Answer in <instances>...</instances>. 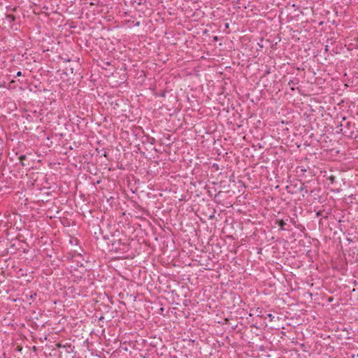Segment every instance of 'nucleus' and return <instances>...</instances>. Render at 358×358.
Wrapping results in <instances>:
<instances>
[{"label":"nucleus","mask_w":358,"mask_h":358,"mask_svg":"<svg viewBox=\"0 0 358 358\" xmlns=\"http://www.w3.org/2000/svg\"><path fill=\"white\" fill-rule=\"evenodd\" d=\"M285 223L283 220H280L278 222V225L280 226V227L283 229H284V226H285Z\"/></svg>","instance_id":"nucleus-12"},{"label":"nucleus","mask_w":358,"mask_h":358,"mask_svg":"<svg viewBox=\"0 0 358 358\" xmlns=\"http://www.w3.org/2000/svg\"><path fill=\"white\" fill-rule=\"evenodd\" d=\"M298 84H299V80L297 78L291 80L288 83L289 86H290V87L292 90H294V86L297 85Z\"/></svg>","instance_id":"nucleus-6"},{"label":"nucleus","mask_w":358,"mask_h":358,"mask_svg":"<svg viewBox=\"0 0 358 358\" xmlns=\"http://www.w3.org/2000/svg\"><path fill=\"white\" fill-rule=\"evenodd\" d=\"M26 159V155H22L20 156L19 159L22 162V165L24 166V164L23 163V161Z\"/></svg>","instance_id":"nucleus-10"},{"label":"nucleus","mask_w":358,"mask_h":358,"mask_svg":"<svg viewBox=\"0 0 358 358\" xmlns=\"http://www.w3.org/2000/svg\"><path fill=\"white\" fill-rule=\"evenodd\" d=\"M100 183V180H97L96 182L92 179L91 178V185H93V187L91 185V192H92L94 193V191L92 190L93 188H95L96 189H97L96 187L95 186L96 184H99Z\"/></svg>","instance_id":"nucleus-8"},{"label":"nucleus","mask_w":358,"mask_h":358,"mask_svg":"<svg viewBox=\"0 0 358 358\" xmlns=\"http://www.w3.org/2000/svg\"><path fill=\"white\" fill-rule=\"evenodd\" d=\"M104 297L105 296L101 293L97 294L96 292L91 291V303L94 301V304H96L99 303L101 299H103ZM92 305V304L91 303V306Z\"/></svg>","instance_id":"nucleus-2"},{"label":"nucleus","mask_w":358,"mask_h":358,"mask_svg":"<svg viewBox=\"0 0 358 358\" xmlns=\"http://www.w3.org/2000/svg\"><path fill=\"white\" fill-rule=\"evenodd\" d=\"M103 6L99 5V1L93 0V1H91V13H92L94 15L96 14H101L103 12Z\"/></svg>","instance_id":"nucleus-1"},{"label":"nucleus","mask_w":358,"mask_h":358,"mask_svg":"<svg viewBox=\"0 0 358 358\" xmlns=\"http://www.w3.org/2000/svg\"><path fill=\"white\" fill-rule=\"evenodd\" d=\"M268 317L271 318V320H272L273 318L274 317L271 313L268 314Z\"/></svg>","instance_id":"nucleus-16"},{"label":"nucleus","mask_w":358,"mask_h":358,"mask_svg":"<svg viewBox=\"0 0 358 358\" xmlns=\"http://www.w3.org/2000/svg\"><path fill=\"white\" fill-rule=\"evenodd\" d=\"M299 190L301 192H305V193H308V189H306V187L304 185H302L300 188H299Z\"/></svg>","instance_id":"nucleus-11"},{"label":"nucleus","mask_w":358,"mask_h":358,"mask_svg":"<svg viewBox=\"0 0 358 358\" xmlns=\"http://www.w3.org/2000/svg\"><path fill=\"white\" fill-rule=\"evenodd\" d=\"M93 60H94V61H96V62L98 63V60H96V59H95V58H93Z\"/></svg>","instance_id":"nucleus-22"},{"label":"nucleus","mask_w":358,"mask_h":358,"mask_svg":"<svg viewBox=\"0 0 358 358\" xmlns=\"http://www.w3.org/2000/svg\"><path fill=\"white\" fill-rule=\"evenodd\" d=\"M22 76V72L21 71H17V73H16V76L19 77V76Z\"/></svg>","instance_id":"nucleus-15"},{"label":"nucleus","mask_w":358,"mask_h":358,"mask_svg":"<svg viewBox=\"0 0 358 358\" xmlns=\"http://www.w3.org/2000/svg\"><path fill=\"white\" fill-rule=\"evenodd\" d=\"M15 19L16 17L13 15H6V20L10 24L15 22Z\"/></svg>","instance_id":"nucleus-7"},{"label":"nucleus","mask_w":358,"mask_h":358,"mask_svg":"<svg viewBox=\"0 0 358 358\" xmlns=\"http://www.w3.org/2000/svg\"><path fill=\"white\" fill-rule=\"evenodd\" d=\"M329 179L333 183L334 182L335 178L334 176H330Z\"/></svg>","instance_id":"nucleus-13"},{"label":"nucleus","mask_w":358,"mask_h":358,"mask_svg":"<svg viewBox=\"0 0 358 358\" xmlns=\"http://www.w3.org/2000/svg\"><path fill=\"white\" fill-rule=\"evenodd\" d=\"M94 154H95L94 152H93V153H91V156H93V155H94Z\"/></svg>","instance_id":"nucleus-23"},{"label":"nucleus","mask_w":358,"mask_h":358,"mask_svg":"<svg viewBox=\"0 0 358 358\" xmlns=\"http://www.w3.org/2000/svg\"><path fill=\"white\" fill-rule=\"evenodd\" d=\"M350 122H348V123H347V127H348V128H350Z\"/></svg>","instance_id":"nucleus-18"},{"label":"nucleus","mask_w":358,"mask_h":358,"mask_svg":"<svg viewBox=\"0 0 358 358\" xmlns=\"http://www.w3.org/2000/svg\"><path fill=\"white\" fill-rule=\"evenodd\" d=\"M345 119H346V118H345V117H342V120H345Z\"/></svg>","instance_id":"nucleus-20"},{"label":"nucleus","mask_w":358,"mask_h":358,"mask_svg":"<svg viewBox=\"0 0 358 358\" xmlns=\"http://www.w3.org/2000/svg\"><path fill=\"white\" fill-rule=\"evenodd\" d=\"M325 50H326V51H327V50H328V46H327V45L326 46Z\"/></svg>","instance_id":"nucleus-19"},{"label":"nucleus","mask_w":358,"mask_h":358,"mask_svg":"<svg viewBox=\"0 0 358 358\" xmlns=\"http://www.w3.org/2000/svg\"><path fill=\"white\" fill-rule=\"evenodd\" d=\"M357 357H358V354H357Z\"/></svg>","instance_id":"nucleus-24"},{"label":"nucleus","mask_w":358,"mask_h":358,"mask_svg":"<svg viewBox=\"0 0 358 358\" xmlns=\"http://www.w3.org/2000/svg\"><path fill=\"white\" fill-rule=\"evenodd\" d=\"M214 40L217 41V36H215V37L214 38Z\"/></svg>","instance_id":"nucleus-21"},{"label":"nucleus","mask_w":358,"mask_h":358,"mask_svg":"<svg viewBox=\"0 0 358 358\" xmlns=\"http://www.w3.org/2000/svg\"><path fill=\"white\" fill-rule=\"evenodd\" d=\"M94 149H95V152H96V156H100V157L106 156V152L105 151V149L103 147H101V146H100V148L96 147V148H94Z\"/></svg>","instance_id":"nucleus-4"},{"label":"nucleus","mask_w":358,"mask_h":358,"mask_svg":"<svg viewBox=\"0 0 358 358\" xmlns=\"http://www.w3.org/2000/svg\"><path fill=\"white\" fill-rule=\"evenodd\" d=\"M93 228H94V229H95V230H94V234L96 235V230H99V231L100 229H99V227H93Z\"/></svg>","instance_id":"nucleus-14"},{"label":"nucleus","mask_w":358,"mask_h":358,"mask_svg":"<svg viewBox=\"0 0 358 358\" xmlns=\"http://www.w3.org/2000/svg\"><path fill=\"white\" fill-rule=\"evenodd\" d=\"M56 345L58 348H62V349L64 350L66 353H71L73 352V349L74 348V347H72L71 345H69L67 343L65 345H63L62 343H57Z\"/></svg>","instance_id":"nucleus-3"},{"label":"nucleus","mask_w":358,"mask_h":358,"mask_svg":"<svg viewBox=\"0 0 358 358\" xmlns=\"http://www.w3.org/2000/svg\"><path fill=\"white\" fill-rule=\"evenodd\" d=\"M91 318H92V322L95 321H99L103 319V316L101 313H95L92 316H91Z\"/></svg>","instance_id":"nucleus-5"},{"label":"nucleus","mask_w":358,"mask_h":358,"mask_svg":"<svg viewBox=\"0 0 358 358\" xmlns=\"http://www.w3.org/2000/svg\"><path fill=\"white\" fill-rule=\"evenodd\" d=\"M229 23H226V24H225V27H226V28H229Z\"/></svg>","instance_id":"nucleus-17"},{"label":"nucleus","mask_w":358,"mask_h":358,"mask_svg":"<svg viewBox=\"0 0 358 358\" xmlns=\"http://www.w3.org/2000/svg\"><path fill=\"white\" fill-rule=\"evenodd\" d=\"M90 138H91V147H94L93 146V142L94 141L97 144H99V141L98 140L97 138H95L94 136H92L91 134V136H90Z\"/></svg>","instance_id":"nucleus-9"}]
</instances>
